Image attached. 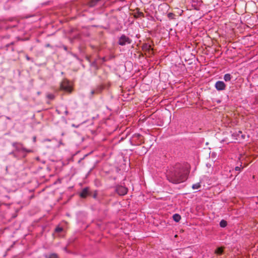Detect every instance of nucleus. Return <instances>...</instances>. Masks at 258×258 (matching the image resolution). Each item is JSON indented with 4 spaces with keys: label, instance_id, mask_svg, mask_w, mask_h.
Here are the masks:
<instances>
[{
    "label": "nucleus",
    "instance_id": "1",
    "mask_svg": "<svg viewBox=\"0 0 258 258\" xmlns=\"http://www.w3.org/2000/svg\"><path fill=\"white\" fill-rule=\"evenodd\" d=\"M188 172L186 167L180 164H177L167 171L166 177L169 182L178 184L186 180Z\"/></svg>",
    "mask_w": 258,
    "mask_h": 258
},
{
    "label": "nucleus",
    "instance_id": "2",
    "mask_svg": "<svg viewBox=\"0 0 258 258\" xmlns=\"http://www.w3.org/2000/svg\"><path fill=\"white\" fill-rule=\"evenodd\" d=\"M116 192L119 196H124L127 192V188L122 185L117 186L115 189Z\"/></svg>",
    "mask_w": 258,
    "mask_h": 258
},
{
    "label": "nucleus",
    "instance_id": "3",
    "mask_svg": "<svg viewBox=\"0 0 258 258\" xmlns=\"http://www.w3.org/2000/svg\"><path fill=\"white\" fill-rule=\"evenodd\" d=\"M131 42V40L130 39L125 36L124 35H122L119 38L118 41V44L120 45H124L126 44H130Z\"/></svg>",
    "mask_w": 258,
    "mask_h": 258
},
{
    "label": "nucleus",
    "instance_id": "4",
    "mask_svg": "<svg viewBox=\"0 0 258 258\" xmlns=\"http://www.w3.org/2000/svg\"><path fill=\"white\" fill-rule=\"evenodd\" d=\"M215 87L217 90L223 91L225 89L226 85L224 82L218 81L215 83Z\"/></svg>",
    "mask_w": 258,
    "mask_h": 258
},
{
    "label": "nucleus",
    "instance_id": "5",
    "mask_svg": "<svg viewBox=\"0 0 258 258\" xmlns=\"http://www.w3.org/2000/svg\"><path fill=\"white\" fill-rule=\"evenodd\" d=\"M60 87L61 89L70 92L71 90V87L69 85L68 82L67 81H64L62 82Z\"/></svg>",
    "mask_w": 258,
    "mask_h": 258
},
{
    "label": "nucleus",
    "instance_id": "6",
    "mask_svg": "<svg viewBox=\"0 0 258 258\" xmlns=\"http://www.w3.org/2000/svg\"><path fill=\"white\" fill-rule=\"evenodd\" d=\"M89 194V188H84L81 192L80 194V196L82 198H85L87 197Z\"/></svg>",
    "mask_w": 258,
    "mask_h": 258
},
{
    "label": "nucleus",
    "instance_id": "7",
    "mask_svg": "<svg viewBox=\"0 0 258 258\" xmlns=\"http://www.w3.org/2000/svg\"><path fill=\"white\" fill-rule=\"evenodd\" d=\"M173 219L175 222H179L181 219V217L179 214H175L173 215Z\"/></svg>",
    "mask_w": 258,
    "mask_h": 258
},
{
    "label": "nucleus",
    "instance_id": "8",
    "mask_svg": "<svg viewBox=\"0 0 258 258\" xmlns=\"http://www.w3.org/2000/svg\"><path fill=\"white\" fill-rule=\"evenodd\" d=\"M223 249L222 247H218L215 250V253L218 255H221L223 253Z\"/></svg>",
    "mask_w": 258,
    "mask_h": 258
},
{
    "label": "nucleus",
    "instance_id": "9",
    "mask_svg": "<svg viewBox=\"0 0 258 258\" xmlns=\"http://www.w3.org/2000/svg\"><path fill=\"white\" fill-rule=\"evenodd\" d=\"M231 79V76L230 74H226L224 76V80L227 82L230 81Z\"/></svg>",
    "mask_w": 258,
    "mask_h": 258
},
{
    "label": "nucleus",
    "instance_id": "10",
    "mask_svg": "<svg viewBox=\"0 0 258 258\" xmlns=\"http://www.w3.org/2000/svg\"><path fill=\"white\" fill-rule=\"evenodd\" d=\"M227 225V222L224 220H222L220 221V226L221 227H225Z\"/></svg>",
    "mask_w": 258,
    "mask_h": 258
},
{
    "label": "nucleus",
    "instance_id": "11",
    "mask_svg": "<svg viewBox=\"0 0 258 258\" xmlns=\"http://www.w3.org/2000/svg\"><path fill=\"white\" fill-rule=\"evenodd\" d=\"M101 89H97L96 90H92L91 92V94L92 95H94V94H98L100 92Z\"/></svg>",
    "mask_w": 258,
    "mask_h": 258
},
{
    "label": "nucleus",
    "instance_id": "12",
    "mask_svg": "<svg viewBox=\"0 0 258 258\" xmlns=\"http://www.w3.org/2000/svg\"><path fill=\"white\" fill-rule=\"evenodd\" d=\"M46 258H58V256L55 253H52L50 254L48 256H46Z\"/></svg>",
    "mask_w": 258,
    "mask_h": 258
},
{
    "label": "nucleus",
    "instance_id": "13",
    "mask_svg": "<svg viewBox=\"0 0 258 258\" xmlns=\"http://www.w3.org/2000/svg\"><path fill=\"white\" fill-rule=\"evenodd\" d=\"M200 184L199 183H196L192 185V188L195 189H198L200 187Z\"/></svg>",
    "mask_w": 258,
    "mask_h": 258
},
{
    "label": "nucleus",
    "instance_id": "14",
    "mask_svg": "<svg viewBox=\"0 0 258 258\" xmlns=\"http://www.w3.org/2000/svg\"><path fill=\"white\" fill-rule=\"evenodd\" d=\"M47 97L50 100H53L54 98V96L52 94H48L47 95Z\"/></svg>",
    "mask_w": 258,
    "mask_h": 258
},
{
    "label": "nucleus",
    "instance_id": "15",
    "mask_svg": "<svg viewBox=\"0 0 258 258\" xmlns=\"http://www.w3.org/2000/svg\"><path fill=\"white\" fill-rule=\"evenodd\" d=\"M62 230H63V229L61 227H57L55 228V231L56 232H60L62 231Z\"/></svg>",
    "mask_w": 258,
    "mask_h": 258
},
{
    "label": "nucleus",
    "instance_id": "16",
    "mask_svg": "<svg viewBox=\"0 0 258 258\" xmlns=\"http://www.w3.org/2000/svg\"><path fill=\"white\" fill-rule=\"evenodd\" d=\"M137 137H138V138L141 140V142H142V140H143V137H142V136H141L140 135H137Z\"/></svg>",
    "mask_w": 258,
    "mask_h": 258
},
{
    "label": "nucleus",
    "instance_id": "17",
    "mask_svg": "<svg viewBox=\"0 0 258 258\" xmlns=\"http://www.w3.org/2000/svg\"><path fill=\"white\" fill-rule=\"evenodd\" d=\"M235 170L236 171H240V167H239V166H236L235 168Z\"/></svg>",
    "mask_w": 258,
    "mask_h": 258
},
{
    "label": "nucleus",
    "instance_id": "18",
    "mask_svg": "<svg viewBox=\"0 0 258 258\" xmlns=\"http://www.w3.org/2000/svg\"><path fill=\"white\" fill-rule=\"evenodd\" d=\"M172 15H173V14H172V13H170L168 14V17L169 18L171 17L172 16Z\"/></svg>",
    "mask_w": 258,
    "mask_h": 258
},
{
    "label": "nucleus",
    "instance_id": "19",
    "mask_svg": "<svg viewBox=\"0 0 258 258\" xmlns=\"http://www.w3.org/2000/svg\"><path fill=\"white\" fill-rule=\"evenodd\" d=\"M146 47H147V48L150 50L151 49V50H152V48H151V46L150 45H147Z\"/></svg>",
    "mask_w": 258,
    "mask_h": 258
},
{
    "label": "nucleus",
    "instance_id": "20",
    "mask_svg": "<svg viewBox=\"0 0 258 258\" xmlns=\"http://www.w3.org/2000/svg\"><path fill=\"white\" fill-rule=\"evenodd\" d=\"M68 113H69V112H68L67 110H66V111H65V114H66V115H68Z\"/></svg>",
    "mask_w": 258,
    "mask_h": 258
},
{
    "label": "nucleus",
    "instance_id": "21",
    "mask_svg": "<svg viewBox=\"0 0 258 258\" xmlns=\"http://www.w3.org/2000/svg\"><path fill=\"white\" fill-rule=\"evenodd\" d=\"M26 58H27V59L28 60H29V57L28 56H27V57H26Z\"/></svg>",
    "mask_w": 258,
    "mask_h": 258
},
{
    "label": "nucleus",
    "instance_id": "22",
    "mask_svg": "<svg viewBox=\"0 0 258 258\" xmlns=\"http://www.w3.org/2000/svg\"><path fill=\"white\" fill-rule=\"evenodd\" d=\"M46 46L47 47H49V44H47Z\"/></svg>",
    "mask_w": 258,
    "mask_h": 258
},
{
    "label": "nucleus",
    "instance_id": "23",
    "mask_svg": "<svg viewBox=\"0 0 258 258\" xmlns=\"http://www.w3.org/2000/svg\"><path fill=\"white\" fill-rule=\"evenodd\" d=\"M15 144H16V143L14 144H13V146H15Z\"/></svg>",
    "mask_w": 258,
    "mask_h": 258
}]
</instances>
